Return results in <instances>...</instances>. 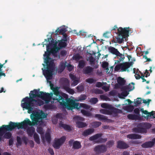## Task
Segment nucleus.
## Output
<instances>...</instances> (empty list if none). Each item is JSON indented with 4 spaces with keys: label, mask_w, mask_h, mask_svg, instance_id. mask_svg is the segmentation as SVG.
<instances>
[{
    "label": "nucleus",
    "mask_w": 155,
    "mask_h": 155,
    "mask_svg": "<svg viewBox=\"0 0 155 155\" xmlns=\"http://www.w3.org/2000/svg\"><path fill=\"white\" fill-rule=\"evenodd\" d=\"M38 90L34 89L31 91L29 94V97H26L21 101V105L23 108L27 110L28 112L31 114L32 112L35 107L36 105L41 106L44 104L43 101L41 100L34 99L37 97Z\"/></svg>",
    "instance_id": "1"
},
{
    "label": "nucleus",
    "mask_w": 155,
    "mask_h": 155,
    "mask_svg": "<svg viewBox=\"0 0 155 155\" xmlns=\"http://www.w3.org/2000/svg\"><path fill=\"white\" fill-rule=\"evenodd\" d=\"M30 122L28 120L27 118L21 123H15L10 121L8 125H3L0 127V136H2L5 132L12 131L15 128L18 129L20 128H26L29 125Z\"/></svg>",
    "instance_id": "2"
},
{
    "label": "nucleus",
    "mask_w": 155,
    "mask_h": 155,
    "mask_svg": "<svg viewBox=\"0 0 155 155\" xmlns=\"http://www.w3.org/2000/svg\"><path fill=\"white\" fill-rule=\"evenodd\" d=\"M63 98L60 103L63 107L66 108L69 110H72L75 108L78 109L79 104L75 102L74 100L69 98L68 95H64Z\"/></svg>",
    "instance_id": "3"
},
{
    "label": "nucleus",
    "mask_w": 155,
    "mask_h": 155,
    "mask_svg": "<svg viewBox=\"0 0 155 155\" xmlns=\"http://www.w3.org/2000/svg\"><path fill=\"white\" fill-rule=\"evenodd\" d=\"M129 28V27L124 28H123L120 27L117 29V35L115 36V38L117 40L113 39L111 41L113 43H118L119 44H121L124 41V39L125 36L128 35Z\"/></svg>",
    "instance_id": "4"
},
{
    "label": "nucleus",
    "mask_w": 155,
    "mask_h": 155,
    "mask_svg": "<svg viewBox=\"0 0 155 155\" xmlns=\"http://www.w3.org/2000/svg\"><path fill=\"white\" fill-rule=\"evenodd\" d=\"M46 117L47 115H45L43 112H41V114L38 112L33 111L30 115V118L32 122H31L28 118H27V120L30 122L29 125L33 126L40 124L41 122H42V119L46 118Z\"/></svg>",
    "instance_id": "5"
},
{
    "label": "nucleus",
    "mask_w": 155,
    "mask_h": 155,
    "mask_svg": "<svg viewBox=\"0 0 155 155\" xmlns=\"http://www.w3.org/2000/svg\"><path fill=\"white\" fill-rule=\"evenodd\" d=\"M46 64L47 69L44 70L42 68L43 74L47 80H50L52 78L53 72L54 71V62L53 61H50V62Z\"/></svg>",
    "instance_id": "6"
},
{
    "label": "nucleus",
    "mask_w": 155,
    "mask_h": 155,
    "mask_svg": "<svg viewBox=\"0 0 155 155\" xmlns=\"http://www.w3.org/2000/svg\"><path fill=\"white\" fill-rule=\"evenodd\" d=\"M37 96L42 100L45 101V103H48L52 98L53 95V93L51 92L50 93H48L44 92L42 91H38Z\"/></svg>",
    "instance_id": "7"
},
{
    "label": "nucleus",
    "mask_w": 155,
    "mask_h": 155,
    "mask_svg": "<svg viewBox=\"0 0 155 155\" xmlns=\"http://www.w3.org/2000/svg\"><path fill=\"white\" fill-rule=\"evenodd\" d=\"M108 50L110 53L116 55L117 58L119 60L116 61L117 63L123 61L125 58L124 55L120 53L117 49L114 47H110L108 48Z\"/></svg>",
    "instance_id": "8"
},
{
    "label": "nucleus",
    "mask_w": 155,
    "mask_h": 155,
    "mask_svg": "<svg viewBox=\"0 0 155 155\" xmlns=\"http://www.w3.org/2000/svg\"><path fill=\"white\" fill-rule=\"evenodd\" d=\"M59 87H56L53 89V94H54V96L53 97H52V98L53 100L57 101H58L60 103L63 98V96L64 95L66 94L60 92L59 91Z\"/></svg>",
    "instance_id": "9"
},
{
    "label": "nucleus",
    "mask_w": 155,
    "mask_h": 155,
    "mask_svg": "<svg viewBox=\"0 0 155 155\" xmlns=\"http://www.w3.org/2000/svg\"><path fill=\"white\" fill-rule=\"evenodd\" d=\"M113 110H108L107 109H101L100 110V111L101 113L105 114L111 115L113 114V116L114 117H117L118 115V114H121L122 112V110L119 109L118 110H115L116 111V112H114Z\"/></svg>",
    "instance_id": "10"
},
{
    "label": "nucleus",
    "mask_w": 155,
    "mask_h": 155,
    "mask_svg": "<svg viewBox=\"0 0 155 155\" xmlns=\"http://www.w3.org/2000/svg\"><path fill=\"white\" fill-rule=\"evenodd\" d=\"M102 135V134L101 133L97 134L90 137L89 140L91 141H93L98 139V140L96 141V142L98 143H102L105 142L107 141V138H101Z\"/></svg>",
    "instance_id": "11"
},
{
    "label": "nucleus",
    "mask_w": 155,
    "mask_h": 155,
    "mask_svg": "<svg viewBox=\"0 0 155 155\" xmlns=\"http://www.w3.org/2000/svg\"><path fill=\"white\" fill-rule=\"evenodd\" d=\"M102 135V134L101 133L97 134L90 137L89 140L91 141H93L98 139V140L96 141V142L98 143H102L105 142L107 141V138H101Z\"/></svg>",
    "instance_id": "12"
},
{
    "label": "nucleus",
    "mask_w": 155,
    "mask_h": 155,
    "mask_svg": "<svg viewBox=\"0 0 155 155\" xmlns=\"http://www.w3.org/2000/svg\"><path fill=\"white\" fill-rule=\"evenodd\" d=\"M74 119L75 121H77L76 124L77 127L78 128H83L86 127V124L84 122L79 121H84V119L83 118L78 116H76L74 117Z\"/></svg>",
    "instance_id": "13"
},
{
    "label": "nucleus",
    "mask_w": 155,
    "mask_h": 155,
    "mask_svg": "<svg viewBox=\"0 0 155 155\" xmlns=\"http://www.w3.org/2000/svg\"><path fill=\"white\" fill-rule=\"evenodd\" d=\"M65 137L62 136L60 138L55 140L54 143L53 144V146L56 149H59L60 146L65 142Z\"/></svg>",
    "instance_id": "14"
},
{
    "label": "nucleus",
    "mask_w": 155,
    "mask_h": 155,
    "mask_svg": "<svg viewBox=\"0 0 155 155\" xmlns=\"http://www.w3.org/2000/svg\"><path fill=\"white\" fill-rule=\"evenodd\" d=\"M107 147L105 145L102 144L98 145L94 148V150L98 153H104L107 150Z\"/></svg>",
    "instance_id": "15"
},
{
    "label": "nucleus",
    "mask_w": 155,
    "mask_h": 155,
    "mask_svg": "<svg viewBox=\"0 0 155 155\" xmlns=\"http://www.w3.org/2000/svg\"><path fill=\"white\" fill-rule=\"evenodd\" d=\"M47 51L45 52L43 56L44 58V62L46 64L47 63H49L50 61H52L51 60V58L50 57V56L51 53L49 50L48 46H46Z\"/></svg>",
    "instance_id": "16"
},
{
    "label": "nucleus",
    "mask_w": 155,
    "mask_h": 155,
    "mask_svg": "<svg viewBox=\"0 0 155 155\" xmlns=\"http://www.w3.org/2000/svg\"><path fill=\"white\" fill-rule=\"evenodd\" d=\"M69 144L71 146L72 145V147L74 149H78L81 147L80 143L78 141H74V140L71 139L69 142Z\"/></svg>",
    "instance_id": "17"
},
{
    "label": "nucleus",
    "mask_w": 155,
    "mask_h": 155,
    "mask_svg": "<svg viewBox=\"0 0 155 155\" xmlns=\"http://www.w3.org/2000/svg\"><path fill=\"white\" fill-rule=\"evenodd\" d=\"M133 130L137 133H146L147 130L145 128H143L141 123H140L137 126V127L133 128Z\"/></svg>",
    "instance_id": "18"
},
{
    "label": "nucleus",
    "mask_w": 155,
    "mask_h": 155,
    "mask_svg": "<svg viewBox=\"0 0 155 155\" xmlns=\"http://www.w3.org/2000/svg\"><path fill=\"white\" fill-rule=\"evenodd\" d=\"M133 64V62H125L121 63V71L123 72L127 71V72H129V71L128 69Z\"/></svg>",
    "instance_id": "19"
},
{
    "label": "nucleus",
    "mask_w": 155,
    "mask_h": 155,
    "mask_svg": "<svg viewBox=\"0 0 155 155\" xmlns=\"http://www.w3.org/2000/svg\"><path fill=\"white\" fill-rule=\"evenodd\" d=\"M93 68L90 66H87L84 67L82 70L83 73L86 75H91L93 71Z\"/></svg>",
    "instance_id": "20"
},
{
    "label": "nucleus",
    "mask_w": 155,
    "mask_h": 155,
    "mask_svg": "<svg viewBox=\"0 0 155 155\" xmlns=\"http://www.w3.org/2000/svg\"><path fill=\"white\" fill-rule=\"evenodd\" d=\"M63 79L64 81L66 82L68 85L67 86H64V89L70 94H74V90L73 89L70 88L69 87V81L68 79L66 78H64Z\"/></svg>",
    "instance_id": "21"
},
{
    "label": "nucleus",
    "mask_w": 155,
    "mask_h": 155,
    "mask_svg": "<svg viewBox=\"0 0 155 155\" xmlns=\"http://www.w3.org/2000/svg\"><path fill=\"white\" fill-rule=\"evenodd\" d=\"M129 146L124 141L119 140L117 142V147L120 149H126Z\"/></svg>",
    "instance_id": "22"
},
{
    "label": "nucleus",
    "mask_w": 155,
    "mask_h": 155,
    "mask_svg": "<svg viewBox=\"0 0 155 155\" xmlns=\"http://www.w3.org/2000/svg\"><path fill=\"white\" fill-rule=\"evenodd\" d=\"M155 144V143L153 139L152 141L146 142L143 143L142 144L141 146L144 148H150L153 147Z\"/></svg>",
    "instance_id": "23"
},
{
    "label": "nucleus",
    "mask_w": 155,
    "mask_h": 155,
    "mask_svg": "<svg viewBox=\"0 0 155 155\" xmlns=\"http://www.w3.org/2000/svg\"><path fill=\"white\" fill-rule=\"evenodd\" d=\"M69 76L71 80L73 81L71 84V85L74 86L78 84L79 83V79L75 76L71 74H70Z\"/></svg>",
    "instance_id": "24"
},
{
    "label": "nucleus",
    "mask_w": 155,
    "mask_h": 155,
    "mask_svg": "<svg viewBox=\"0 0 155 155\" xmlns=\"http://www.w3.org/2000/svg\"><path fill=\"white\" fill-rule=\"evenodd\" d=\"M101 106L103 108L107 109H108L109 110H113L114 109L113 111L114 112H116V111H115V110H118V108L114 107H113L112 105L110 104H109L107 103H103L101 104Z\"/></svg>",
    "instance_id": "25"
},
{
    "label": "nucleus",
    "mask_w": 155,
    "mask_h": 155,
    "mask_svg": "<svg viewBox=\"0 0 155 155\" xmlns=\"http://www.w3.org/2000/svg\"><path fill=\"white\" fill-rule=\"evenodd\" d=\"M134 84L132 82L129 84L128 85L123 87L121 88V90H128L129 91L133 90L134 88Z\"/></svg>",
    "instance_id": "26"
},
{
    "label": "nucleus",
    "mask_w": 155,
    "mask_h": 155,
    "mask_svg": "<svg viewBox=\"0 0 155 155\" xmlns=\"http://www.w3.org/2000/svg\"><path fill=\"white\" fill-rule=\"evenodd\" d=\"M49 50L51 54H54L60 50V48L57 46V44H55L54 46L49 47Z\"/></svg>",
    "instance_id": "27"
},
{
    "label": "nucleus",
    "mask_w": 155,
    "mask_h": 155,
    "mask_svg": "<svg viewBox=\"0 0 155 155\" xmlns=\"http://www.w3.org/2000/svg\"><path fill=\"white\" fill-rule=\"evenodd\" d=\"M127 137L130 139H140L141 138V136L137 134H131L127 135Z\"/></svg>",
    "instance_id": "28"
},
{
    "label": "nucleus",
    "mask_w": 155,
    "mask_h": 155,
    "mask_svg": "<svg viewBox=\"0 0 155 155\" xmlns=\"http://www.w3.org/2000/svg\"><path fill=\"white\" fill-rule=\"evenodd\" d=\"M94 130L91 128H88L84 130L82 133V135L84 136H87L94 132Z\"/></svg>",
    "instance_id": "29"
},
{
    "label": "nucleus",
    "mask_w": 155,
    "mask_h": 155,
    "mask_svg": "<svg viewBox=\"0 0 155 155\" xmlns=\"http://www.w3.org/2000/svg\"><path fill=\"white\" fill-rule=\"evenodd\" d=\"M66 31V29L64 27L60 29L58 28L55 31V35H58V33L61 35L65 33Z\"/></svg>",
    "instance_id": "30"
},
{
    "label": "nucleus",
    "mask_w": 155,
    "mask_h": 155,
    "mask_svg": "<svg viewBox=\"0 0 155 155\" xmlns=\"http://www.w3.org/2000/svg\"><path fill=\"white\" fill-rule=\"evenodd\" d=\"M26 131L28 135L32 137L34 134L35 129L33 127H29L27 129Z\"/></svg>",
    "instance_id": "31"
},
{
    "label": "nucleus",
    "mask_w": 155,
    "mask_h": 155,
    "mask_svg": "<svg viewBox=\"0 0 155 155\" xmlns=\"http://www.w3.org/2000/svg\"><path fill=\"white\" fill-rule=\"evenodd\" d=\"M67 62L66 61H65L64 62H63L61 63L58 67V70L59 71L61 72L64 70L65 67L67 66Z\"/></svg>",
    "instance_id": "32"
},
{
    "label": "nucleus",
    "mask_w": 155,
    "mask_h": 155,
    "mask_svg": "<svg viewBox=\"0 0 155 155\" xmlns=\"http://www.w3.org/2000/svg\"><path fill=\"white\" fill-rule=\"evenodd\" d=\"M95 117L97 118L98 119L101 121L107 120V119L106 117L100 114H96L94 116Z\"/></svg>",
    "instance_id": "33"
},
{
    "label": "nucleus",
    "mask_w": 155,
    "mask_h": 155,
    "mask_svg": "<svg viewBox=\"0 0 155 155\" xmlns=\"http://www.w3.org/2000/svg\"><path fill=\"white\" fill-rule=\"evenodd\" d=\"M48 41L49 42V44L46 45L47 46H48L49 48L51 46H54L55 44H57V42H55L54 39L52 38H48Z\"/></svg>",
    "instance_id": "34"
},
{
    "label": "nucleus",
    "mask_w": 155,
    "mask_h": 155,
    "mask_svg": "<svg viewBox=\"0 0 155 155\" xmlns=\"http://www.w3.org/2000/svg\"><path fill=\"white\" fill-rule=\"evenodd\" d=\"M127 117L128 119L131 120H137L139 118L138 116L133 114H129L127 115Z\"/></svg>",
    "instance_id": "35"
},
{
    "label": "nucleus",
    "mask_w": 155,
    "mask_h": 155,
    "mask_svg": "<svg viewBox=\"0 0 155 155\" xmlns=\"http://www.w3.org/2000/svg\"><path fill=\"white\" fill-rule=\"evenodd\" d=\"M101 124V123L99 121H94L91 123V126L94 128L98 127Z\"/></svg>",
    "instance_id": "36"
},
{
    "label": "nucleus",
    "mask_w": 155,
    "mask_h": 155,
    "mask_svg": "<svg viewBox=\"0 0 155 155\" xmlns=\"http://www.w3.org/2000/svg\"><path fill=\"white\" fill-rule=\"evenodd\" d=\"M59 126L60 127H63L65 130L69 131H70L71 130V127L70 126L66 124L60 123L59 124Z\"/></svg>",
    "instance_id": "37"
},
{
    "label": "nucleus",
    "mask_w": 155,
    "mask_h": 155,
    "mask_svg": "<svg viewBox=\"0 0 155 155\" xmlns=\"http://www.w3.org/2000/svg\"><path fill=\"white\" fill-rule=\"evenodd\" d=\"M67 45L65 41H63V40L60 41L58 44V46L60 49L63 48H65Z\"/></svg>",
    "instance_id": "38"
},
{
    "label": "nucleus",
    "mask_w": 155,
    "mask_h": 155,
    "mask_svg": "<svg viewBox=\"0 0 155 155\" xmlns=\"http://www.w3.org/2000/svg\"><path fill=\"white\" fill-rule=\"evenodd\" d=\"M118 84L120 85H124L125 84V81L124 80L120 77L118 78L117 80Z\"/></svg>",
    "instance_id": "39"
},
{
    "label": "nucleus",
    "mask_w": 155,
    "mask_h": 155,
    "mask_svg": "<svg viewBox=\"0 0 155 155\" xmlns=\"http://www.w3.org/2000/svg\"><path fill=\"white\" fill-rule=\"evenodd\" d=\"M34 138L35 141L38 144L40 143V138L38 135L36 133H35L34 134Z\"/></svg>",
    "instance_id": "40"
},
{
    "label": "nucleus",
    "mask_w": 155,
    "mask_h": 155,
    "mask_svg": "<svg viewBox=\"0 0 155 155\" xmlns=\"http://www.w3.org/2000/svg\"><path fill=\"white\" fill-rule=\"evenodd\" d=\"M82 58V57L78 54L74 55L73 56V59L76 61H78L80 59Z\"/></svg>",
    "instance_id": "41"
},
{
    "label": "nucleus",
    "mask_w": 155,
    "mask_h": 155,
    "mask_svg": "<svg viewBox=\"0 0 155 155\" xmlns=\"http://www.w3.org/2000/svg\"><path fill=\"white\" fill-rule=\"evenodd\" d=\"M85 64V61L84 60H81L79 61L78 66L80 68L83 69Z\"/></svg>",
    "instance_id": "42"
},
{
    "label": "nucleus",
    "mask_w": 155,
    "mask_h": 155,
    "mask_svg": "<svg viewBox=\"0 0 155 155\" xmlns=\"http://www.w3.org/2000/svg\"><path fill=\"white\" fill-rule=\"evenodd\" d=\"M81 112L83 115L89 117L91 115V113L84 110H81Z\"/></svg>",
    "instance_id": "43"
},
{
    "label": "nucleus",
    "mask_w": 155,
    "mask_h": 155,
    "mask_svg": "<svg viewBox=\"0 0 155 155\" xmlns=\"http://www.w3.org/2000/svg\"><path fill=\"white\" fill-rule=\"evenodd\" d=\"M114 144V141L113 140H111L108 141L106 144V146L108 147H111Z\"/></svg>",
    "instance_id": "44"
},
{
    "label": "nucleus",
    "mask_w": 155,
    "mask_h": 155,
    "mask_svg": "<svg viewBox=\"0 0 155 155\" xmlns=\"http://www.w3.org/2000/svg\"><path fill=\"white\" fill-rule=\"evenodd\" d=\"M141 124L143 128H145L146 129L150 128L151 126V124L148 123H142Z\"/></svg>",
    "instance_id": "45"
},
{
    "label": "nucleus",
    "mask_w": 155,
    "mask_h": 155,
    "mask_svg": "<svg viewBox=\"0 0 155 155\" xmlns=\"http://www.w3.org/2000/svg\"><path fill=\"white\" fill-rule=\"evenodd\" d=\"M45 137L46 141L48 143H50L51 139L50 134L48 133H46Z\"/></svg>",
    "instance_id": "46"
},
{
    "label": "nucleus",
    "mask_w": 155,
    "mask_h": 155,
    "mask_svg": "<svg viewBox=\"0 0 155 155\" xmlns=\"http://www.w3.org/2000/svg\"><path fill=\"white\" fill-rule=\"evenodd\" d=\"M16 140L17 141V143L16 144V145L17 147L18 146L21 145L22 144L21 140L20 137L19 136H17L16 138Z\"/></svg>",
    "instance_id": "47"
},
{
    "label": "nucleus",
    "mask_w": 155,
    "mask_h": 155,
    "mask_svg": "<svg viewBox=\"0 0 155 155\" xmlns=\"http://www.w3.org/2000/svg\"><path fill=\"white\" fill-rule=\"evenodd\" d=\"M142 99L140 97H138L137 99V101L134 102L135 106H137L138 105L141 104Z\"/></svg>",
    "instance_id": "48"
},
{
    "label": "nucleus",
    "mask_w": 155,
    "mask_h": 155,
    "mask_svg": "<svg viewBox=\"0 0 155 155\" xmlns=\"http://www.w3.org/2000/svg\"><path fill=\"white\" fill-rule=\"evenodd\" d=\"M12 136V134L10 132H6L4 135V137L6 139H9L11 138Z\"/></svg>",
    "instance_id": "49"
},
{
    "label": "nucleus",
    "mask_w": 155,
    "mask_h": 155,
    "mask_svg": "<svg viewBox=\"0 0 155 155\" xmlns=\"http://www.w3.org/2000/svg\"><path fill=\"white\" fill-rule=\"evenodd\" d=\"M37 132L41 134H44L43 129L41 127H38L36 129Z\"/></svg>",
    "instance_id": "50"
},
{
    "label": "nucleus",
    "mask_w": 155,
    "mask_h": 155,
    "mask_svg": "<svg viewBox=\"0 0 155 155\" xmlns=\"http://www.w3.org/2000/svg\"><path fill=\"white\" fill-rule=\"evenodd\" d=\"M98 101V99L96 97H93L90 99L89 102L92 104H96Z\"/></svg>",
    "instance_id": "51"
},
{
    "label": "nucleus",
    "mask_w": 155,
    "mask_h": 155,
    "mask_svg": "<svg viewBox=\"0 0 155 155\" xmlns=\"http://www.w3.org/2000/svg\"><path fill=\"white\" fill-rule=\"evenodd\" d=\"M126 109L129 112H132L134 109V107L133 105H129L126 107Z\"/></svg>",
    "instance_id": "52"
},
{
    "label": "nucleus",
    "mask_w": 155,
    "mask_h": 155,
    "mask_svg": "<svg viewBox=\"0 0 155 155\" xmlns=\"http://www.w3.org/2000/svg\"><path fill=\"white\" fill-rule=\"evenodd\" d=\"M77 89L78 92H81L83 91L84 89V87L82 85H78L77 87Z\"/></svg>",
    "instance_id": "53"
},
{
    "label": "nucleus",
    "mask_w": 155,
    "mask_h": 155,
    "mask_svg": "<svg viewBox=\"0 0 155 155\" xmlns=\"http://www.w3.org/2000/svg\"><path fill=\"white\" fill-rule=\"evenodd\" d=\"M153 116V118H155V111H152L150 112H148L147 115V118L149 117Z\"/></svg>",
    "instance_id": "54"
},
{
    "label": "nucleus",
    "mask_w": 155,
    "mask_h": 155,
    "mask_svg": "<svg viewBox=\"0 0 155 155\" xmlns=\"http://www.w3.org/2000/svg\"><path fill=\"white\" fill-rule=\"evenodd\" d=\"M90 62V64L92 66H94V65L95 64V59L94 58L91 56L90 58L89 59Z\"/></svg>",
    "instance_id": "55"
},
{
    "label": "nucleus",
    "mask_w": 155,
    "mask_h": 155,
    "mask_svg": "<svg viewBox=\"0 0 155 155\" xmlns=\"http://www.w3.org/2000/svg\"><path fill=\"white\" fill-rule=\"evenodd\" d=\"M96 80L92 78H89L86 80V81L89 83H93L96 82Z\"/></svg>",
    "instance_id": "56"
},
{
    "label": "nucleus",
    "mask_w": 155,
    "mask_h": 155,
    "mask_svg": "<svg viewBox=\"0 0 155 155\" xmlns=\"http://www.w3.org/2000/svg\"><path fill=\"white\" fill-rule=\"evenodd\" d=\"M111 35V32L110 31H106L103 34V36L105 38H108Z\"/></svg>",
    "instance_id": "57"
},
{
    "label": "nucleus",
    "mask_w": 155,
    "mask_h": 155,
    "mask_svg": "<svg viewBox=\"0 0 155 155\" xmlns=\"http://www.w3.org/2000/svg\"><path fill=\"white\" fill-rule=\"evenodd\" d=\"M87 97L85 94H81L80 97H79V101H81L85 100L86 98Z\"/></svg>",
    "instance_id": "58"
},
{
    "label": "nucleus",
    "mask_w": 155,
    "mask_h": 155,
    "mask_svg": "<svg viewBox=\"0 0 155 155\" xmlns=\"http://www.w3.org/2000/svg\"><path fill=\"white\" fill-rule=\"evenodd\" d=\"M120 69H121V64L116 65L114 68V71H118Z\"/></svg>",
    "instance_id": "59"
},
{
    "label": "nucleus",
    "mask_w": 155,
    "mask_h": 155,
    "mask_svg": "<svg viewBox=\"0 0 155 155\" xmlns=\"http://www.w3.org/2000/svg\"><path fill=\"white\" fill-rule=\"evenodd\" d=\"M21 140L26 145L27 144L28 139L26 137H23L22 138Z\"/></svg>",
    "instance_id": "60"
},
{
    "label": "nucleus",
    "mask_w": 155,
    "mask_h": 155,
    "mask_svg": "<svg viewBox=\"0 0 155 155\" xmlns=\"http://www.w3.org/2000/svg\"><path fill=\"white\" fill-rule=\"evenodd\" d=\"M108 63L107 62H104L102 63V66L103 68H105L108 67Z\"/></svg>",
    "instance_id": "61"
},
{
    "label": "nucleus",
    "mask_w": 155,
    "mask_h": 155,
    "mask_svg": "<svg viewBox=\"0 0 155 155\" xmlns=\"http://www.w3.org/2000/svg\"><path fill=\"white\" fill-rule=\"evenodd\" d=\"M80 107H82L84 108L87 109L88 108V106L87 104L84 103H81L80 104Z\"/></svg>",
    "instance_id": "62"
},
{
    "label": "nucleus",
    "mask_w": 155,
    "mask_h": 155,
    "mask_svg": "<svg viewBox=\"0 0 155 155\" xmlns=\"http://www.w3.org/2000/svg\"><path fill=\"white\" fill-rule=\"evenodd\" d=\"M60 55L62 56H65L67 54L66 51L65 50H63L61 51L60 52Z\"/></svg>",
    "instance_id": "63"
},
{
    "label": "nucleus",
    "mask_w": 155,
    "mask_h": 155,
    "mask_svg": "<svg viewBox=\"0 0 155 155\" xmlns=\"http://www.w3.org/2000/svg\"><path fill=\"white\" fill-rule=\"evenodd\" d=\"M123 91V90L122 91ZM124 91L121 93V95L123 96L126 97L128 95L129 93L126 91V90Z\"/></svg>",
    "instance_id": "64"
}]
</instances>
